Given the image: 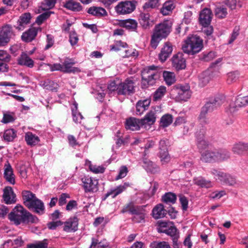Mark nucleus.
Returning <instances> with one entry per match:
<instances>
[{
  "instance_id": "f257e3e1",
  "label": "nucleus",
  "mask_w": 248,
  "mask_h": 248,
  "mask_svg": "<svg viewBox=\"0 0 248 248\" xmlns=\"http://www.w3.org/2000/svg\"><path fill=\"white\" fill-rule=\"evenodd\" d=\"M8 218L16 225L21 223H36L39 220L36 216L31 214L21 205H16L8 215Z\"/></svg>"
},
{
  "instance_id": "f03ea898",
  "label": "nucleus",
  "mask_w": 248,
  "mask_h": 248,
  "mask_svg": "<svg viewBox=\"0 0 248 248\" xmlns=\"http://www.w3.org/2000/svg\"><path fill=\"white\" fill-rule=\"evenodd\" d=\"M22 194L24 204L31 211L40 216L45 213L44 203L37 198L35 194L30 191L24 190Z\"/></svg>"
},
{
  "instance_id": "7ed1b4c3",
  "label": "nucleus",
  "mask_w": 248,
  "mask_h": 248,
  "mask_svg": "<svg viewBox=\"0 0 248 248\" xmlns=\"http://www.w3.org/2000/svg\"><path fill=\"white\" fill-rule=\"evenodd\" d=\"M171 27L172 22L168 20L155 25L151 40V45L153 48H155L159 42L169 35Z\"/></svg>"
},
{
  "instance_id": "20e7f679",
  "label": "nucleus",
  "mask_w": 248,
  "mask_h": 248,
  "mask_svg": "<svg viewBox=\"0 0 248 248\" xmlns=\"http://www.w3.org/2000/svg\"><path fill=\"white\" fill-rule=\"evenodd\" d=\"M203 48V40L197 35H189L182 46L183 51L189 55L200 52Z\"/></svg>"
},
{
  "instance_id": "39448f33",
  "label": "nucleus",
  "mask_w": 248,
  "mask_h": 248,
  "mask_svg": "<svg viewBox=\"0 0 248 248\" xmlns=\"http://www.w3.org/2000/svg\"><path fill=\"white\" fill-rule=\"evenodd\" d=\"M157 67L154 65L143 68L141 71V87L145 89L148 86L154 85L160 77V73L156 71Z\"/></svg>"
},
{
  "instance_id": "423d86ee",
  "label": "nucleus",
  "mask_w": 248,
  "mask_h": 248,
  "mask_svg": "<svg viewBox=\"0 0 248 248\" xmlns=\"http://www.w3.org/2000/svg\"><path fill=\"white\" fill-rule=\"evenodd\" d=\"M224 99L223 95H218L210 98L202 108L199 118L200 119H204L208 112H212L214 109L221 105L224 101Z\"/></svg>"
},
{
  "instance_id": "0eeeda50",
  "label": "nucleus",
  "mask_w": 248,
  "mask_h": 248,
  "mask_svg": "<svg viewBox=\"0 0 248 248\" xmlns=\"http://www.w3.org/2000/svg\"><path fill=\"white\" fill-rule=\"evenodd\" d=\"M170 94L177 101H186L191 95L190 86L187 84H176L171 90Z\"/></svg>"
},
{
  "instance_id": "6e6552de",
  "label": "nucleus",
  "mask_w": 248,
  "mask_h": 248,
  "mask_svg": "<svg viewBox=\"0 0 248 248\" xmlns=\"http://www.w3.org/2000/svg\"><path fill=\"white\" fill-rule=\"evenodd\" d=\"M136 3L134 0L121 1L115 7V12L119 15H124L131 13L136 8Z\"/></svg>"
},
{
  "instance_id": "1a4fd4ad",
  "label": "nucleus",
  "mask_w": 248,
  "mask_h": 248,
  "mask_svg": "<svg viewBox=\"0 0 248 248\" xmlns=\"http://www.w3.org/2000/svg\"><path fill=\"white\" fill-rule=\"evenodd\" d=\"M135 86L133 80L126 79L124 82L119 83L118 95H129L134 93Z\"/></svg>"
},
{
  "instance_id": "9d476101",
  "label": "nucleus",
  "mask_w": 248,
  "mask_h": 248,
  "mask_svg": "<svg viewBox=\"0 0 248 248\" xmlns=\"http://www.w3.org/2000/svg\"><path fill=\"white\" fill-rule=\"evenodd\" d=\"M12 34L11 26L7 25L1 28L0 30V46H5L9 43Z\"/></svg>"
},
{
  "instance_id": "9b49d317",
  "label": "nucleus",
  "mask_w": 248,
  "mask_h": 248,
  "mask_svg": "<svg viewBox=\"0 0 248 248\" xmlns=\"http://www.w3.org/2000/svg\"><path fill=\"white\" fill-rule=\"evenodd\" d=\"M167 139H162L159 142V156L163 163H166L170 160L168 153V142Z\"/></svg>"
},
{
  "instance_id": "f8f14e48",
  "label": "nucleus",
  "mask_w": 248,
  "mask_h": 248,
  "mask_svg": "<svg viewBox=\"0 0 248 248\" xmlns=\"http://www.w3.org/2000/svg\"><path fill=\"white\" fill-rule=\"evenodd\" d=\"M172 65L177 71L184 69L186 67V61L182 53H178L171 58Z\"/></svg>"
},
{
  "instance_id": "ddd939ff",
  "label": "nucleus",
  "mask_w": 248,
  "mask_h": 248,
  "mask_svg": "<svg viewBox=\"0 0 248 248\" xmlns=\"http://www.w3.org/2000/svg\"><path fill=\"white\" fill-rule=\"evenodd\" d=\"M31 18L32 16L29 12L21 14L16 22V24L14 25V27L18 31L23 30L26 25L30 23Z\"/></svg>"
},
{
  "instance_id": "4468645a",
  "label": "nucleus",
  "mask_w": 248,
  "mask_h": 248,
  "mask_svg": "<svg viewBox=\"0 0 248 248\" xmlns=\"http://www.w3.org/2000/svg\"><path fill=\"white\" fill-rule=\"evenodd\" d=\"M155 119L154 111H149L143 119H140V129L149 130L151 128V126L155 122Z\"/></svg>"
},
{
  "instance_id": "2eb2a0df",
  "label": "nucleus",
  "mask_w": 248,
  "mask_h": 248,
  "mask_svg": "<svg viewBox=\"0 0 248 248\" xmlns=\"http://www.w3.org/2000/svg\"><path fill=\"white\" fill-rule=\"evenodd\" d=\"M248 105V96H237L234 102L230 105L229 111L233 113L237 111L239 108L245 107Z\"/></svg>"
},
{
  "instance_id": "dca6fc26",
  "label": "nucleus",
  "mask_w": 248,
  "mask_h": 248,
  "mask_svg": "<svg viewBox=\"0 0 248 248\" xmlns=\"http://www.w3.org/2000/svg\"><path fill=\"white\" fill-rule=\"evenodd\" d=\"M205 129L202 127L195 134L197 145L199 149H205L209 145V142L205 140Z\"/></svg>"
},
{
  "instance_id": "f3484780",
  "label": "nucleus",
  "mask_w": 248,
  "mask_h": 248,
  "mask_svg": "<svg viewBox=\"0 0 248 248\" xmlns=\"http://www.w3.org/2000/svg\"><path fill=\"white\" fill-rule=\"evenodd\" d=\"M173 50L172 45L170 42L164 43L161 51L158 55L159 60L161 62H165L171 54Z\"/></svg>"
},
{
  "instance_id": "a211bd4d",
  "label": "nucleus",
  "mask_w": 248,
  "mask_h": 248,
  "mask_svg": "<svg viewBox=\"0 0 248 248\" xmlns=\"http://www.w3.org/2000/svg\"><path fill=\"white\" fill-rule=\"evenodd\" d=\"M76 62L72 59L66 58L62 63V72L64 73H76L81 71L78 67H73Z\"/></svg>"
},
{
  "instance_id": "6ab92c4d",
  "label": "nucleus",
  "mask_w": 248,
  "mask_h": 248,
  "mask_svg": "<svg viewBox=\"0 0 248 248\" xmlns=\"http://www.w3.org/2000/svg\"><path fill=\"white\" fill-rule=\"evenodd\" d=\"M3 199L7 204L15 203L16 202V195L11 186H6L3 189Z\"/></svg>"
},
{
  "instance_id": "aec40b11",
  "label": "nucleus",
  "mask_w": 248,
  "mask_h": 248,
  "mask_svg": "<svg viewBox=\"0 0 248 248\" xmlns=\"http://www.w3.org/2000/svg\"><path fill=\"white\" fill-rule=\"evenodd\" d=\"M212 12L208 8H205L201 11L199 16L200 23L203 27L208 26L211 21Z\"/></svg>"
},
{
  "instance_id": "412c9836",
  "label": "nucleus",
  "mask_w": 248,
  "mask_h": 248,
  "mask_svg": "<svg viewBox=\"0 0 248 248\" xmlns=\"http://www.w3.org/2000/svg\"><path fill=\"white\" fill-rule=\"evenodd\" d=\"M83 183V187L85 192H93L96 189V186L98 182L96 180L93 181L91 177L89 176H84L81 179Z\"/></svg>"
},
{
  "instance_id": "4be33fe9",
  "label": "nucleus",
  "mask_w": 248,
  "mask_h": 248,
  "mask_svg": "<svg viewBox=\"0 0 248 248\" xmlns=\"http://www.w3.org/2000/svg\"><path fill=\"white\" fill-rule=\"evenodd\" d=\"M118 25L121 27L124 28L130 31H134L138 27V23L135 19L128 18L124 20H118Z\"/></svg>"
},
{
  "instance_id": "5701e85b",
  "label": "nucleus",
  "mask_w": 248,
  "mask_h": 248,
  "mask_svg": "<svg viewBox=\"0 0 248 248\" xmlns=\"http://www.w3.org/2000/svg\"><path fill=\"white\" fill-rule=\"evenodd\" d=\"M78 219L77 216L70 217L64 222L63 230L66 232H75L78 229Z\"/></svg>"
},
{
  "instance_id": "b1692460",
  "label": "nucleus",
  "mask_w": 248,
  "mask_h": 248,
  "mask_svg": "<svg viewBox=\"0 0 248 248\" xmlns=\"http://www.w3.org/2000/svg\"><path fill=\"white\" fill-rule=\"evenodd\" d=\"M4 178L11 184L14 185L15 184L13 170L8 161H7L4 165Z\"/></svg>"
},
{
  "instance_id": "393cba45",
  "label": "nucleus",
  "mask_w": 248,
  "mask_h": 248,
  "mask_svg": "<svg viewBox=\"0 0 248 248\" xmlns=\"http://www.w3.org/2000/svg\"><path fill=\"white\" fill-rule=\"evenodd\" d=\"M216 149L214 150H206L201 155V159L205 162L213 163L217 162V157Z\"/></svg>"
},
{
  "instance_id": "a878e982",
  "label": "nucleus",
  "mask_w": 248,
  "mask_h": 248,
  "mask_svg": "<svg viewBox=\"0 0 248 248\" xmlns=\"http://www.w3.org/2000/svg\"><path fill=\"white\" fill-rule=\"evenodd\" d=\"M121 212L123 214L128 213L132 215H139L140 206L136 205L134 202H131L123 207Z\"/></svg>"
},
{
  "instance_id": "bb28decb",
  "label": "nucleus",
  "mask_w": 248,
  "mask_h": 248,
  "mask_svg": "<svg viewBox=\"0 0 248 248\" xmlns=\"http://www.w3.org/2000/svg\"><path fill=\"white\" fill-rule=\"evenodd\" d=\"M126 130L136 131L140 129V119L133 117L127 118L124 122Z\"/></svg>"
},
{
  "instance_id": "cd10ccee",
  "label": "nucleus",
  "mask_w": 248,
  "mask_h": 248,
  "mask_svg": "<svg viewBox=\"0 0 248 248\" xmlns=\"http://www.w3.org/2000/svg\"><path fill=\"white\" fill-rule=\"evenodd\" d=\"M38 29L34 27L30 28L22 33L21 39L23 41L29 43L33 40L37 35Z\"/></svg>"
},
{
  "instance_id": "c85d7f7f",
  "label": "nucleus",
  "mask_w": 248,
  "mask_h": 248,
  "mask_svg": "<svg viewBox=\"0 0 248 248\" xmlns=\"http://www.w3.org/2000/svg\"><path fill=\"white\" fill-rule=\"evenodd\" d=\"M232 151L233 153L243 155L248 151V143L243 141H239L234 144Z\"/></svg>"
},
{
  "instance_id": "c756f323",
  "label": "nucleus",
  "mask_w": 248,
  "mask_h": 248,
  "mask_svg": "<svg viewBox=\"0 0 248 248\" xmlns=\"http://www.w3.org/2000/svg\"><path fill=\"white\" fill-rule=\"evenodd\" d=\"M154 21L149 14H140V27L143 30H149L154 25Z\"/></svg>"
},
{
  "instance_id": "7c9ffc66",
  "label": "nucleus",
  "mask_w": 248,
  "mask_h": 248,
  "mask_svg": "<svg viewBox=\"0 0 248 248\" xmlns=\"http://www.w3.org/2000/svg\"><path fill=\"white\" fill-rule=\"evenodd\" d=\"M152 216L155 219L161 218L167 214V210L164 208L163 204H157L152 210Z\"/></svg>"
},
{
  "instance_id": "2f4dec72",
  "label": "nucleus",
  "mask_w": 248,
  "mask_h": 248,
  "mask_svg": "<svg viewBox=\"0 0 248 248\" xmlns=\"http://www.w3.org/2000/svg\"><path fill=\"white\" fill-rule=\"evenodd\" d=\"M144 156L142 160V167L147 172L155 173L159 170L158 167L156 164L152 161L149 160L147 158Z\"/></svg>"
},
{
  "instance_id": "473e14b6",
  "label": "nucleus",
  "mask_w": 248,
  "mask_h": 248,
  "mask_svg": "<svg viewBox=\"0 0 248 248\" xmlns=\"http://www.w3.org/2000/svg\"><path fill=\"white\" fill-rule=\"evenodd\" d=\"M87 12L92 16L100 17L108 15L106 10L101 7L92 6L87 9Z\"/></svg>"
},
{
  "instance_id": "72a5a7b5",
  "label": "nucleus",
  "mask_w": 248,
  "mask_h": 248,
  "mask_svg": "<svg viewBox=\"0 0 248 248\" xmlns=\"http://www.w3.org/2000/svg\"><path fill=\"white\" fill-rule=\"evenodd\" d=\"M125 189L124 186L120 185L116 188H111L109 191L102 197V201H105L108 196L111 195L112 198H115L117 195L121 194Z\"/></svg>"
},
{
  "instance_id": "f704fd0d",
  "label": "nucleus",
  "mask_w": 248,
  "mask_h": 248,
  "mask_svg": "<svg viewBox=\"0 0 248 248\" xmlns=\"http://www.w3.org/2000/svg\"><path fill=\"white\" fill-rule=\"evenodd\" d=\"M17 63L20 65H25L29 68H32L34 66L33 61L27 54H22L18 58Z\"/></svg>"
},
{
  "instance_id": "c9c22d12",
  "label": "nucleus",
  "mask_w": 248,
  "mask_h": 248,
  "mask_svg": "<svg viewBox=\"0 0 248 248\" xmlns=\"http://www.w3.org/2000/svg\"><path fill=\"white\" fill-rule=\"evenodd\" d=\"M63 7L73 12H79L82 10V6L78 2L74 0H68L63 5Z\"/></svg>"
},
{
  "instance_id": "e433bc0d",
  "label": "nucleus",
  "mask_w": 248,
  "mask_h": 248,
  "mask_svg": "<svg viewBox=\"0 0 248 248\" xmlns=\"http://www.w3.org/2000/svg\"><path fill=\"white\" fill-rule=\"evenodd\" d=\"M71 110L73 121L76 123H81V121L84 117L81 113L78 111V104L76 101L73 104Z\"/></svg>"
},
{
  "instance_id": "4c0bfd02",
  "label": "nucleus",
  "mask_w": 248,
  "mask_h": 248,
  "mask_svg": "<svg viewBox=\"0 0 248 248\" xmlns=\"http://www.w3.org/2000/svg\"><path fill=\"white\" fill-rule=\"evenodd\" d=\"M175 5L173 0L166 1L160 9V13L164 16H167L175 8Z\"/></svg>"
},
{
  "instance_id": "58836bf2",
  "label": "nucleus",
  "mask_w": 248,
  "mask_h": 248,
  "mask_svg": "<svg viewBox=\"0 0 248 248\" xmlns=\"http://www.w3.org/2000/svg\"><path fill=\"white\" fill-rule=\"evenodd\" d=\"M195 185L202 188H209L212 186V183L203 177H198L194 179Z\"/></svg>"
},
{
  "instance_id": "ea45409f",
  "label": "nucleus",
  "mask_w": 248,
  "mask_h": 248,
  "mask_svg": "<svg viewBox=\"0 0 248 248\" xmlns=\"http://www.w3.org/2000/svg\"><path fill=\"white\" fill-rule=\"evenodd\" d=\"M25 140L27 144L31 146H34L40 141L39 137L30 132L26 134Z\"/></svg>"
},
{
  "instance_id": "a19ab883",
  "label": "nucleus",
  "mask_w": 248,
  "mask_h": 248,
  "mask_svg": "<svg viewBox=\"0 0 248 248\" xmlns=\"http://www.w3.org/2000/svg\"><path fill=\"white\" fill-rule=\"evenodd\" d=\"M211 173L215 176V178L216 179L219 180L222 184H224L229 174V173L220 171L216 169H212L211 170Z\"/></svg>"
},
{
  "instance_id": "79ce46f5",
  "label": "nucleus",
  "mask_w": 248,
  "mask_h": 248,
  "mask_svg": "<svg viewBox=\"0 0 248 248\" xmlns=\"http://www.w3.org/2000/svg\"><path fill=\"white\" fill-rule=\"evenodd\" d=\"M177 197L172 192L166 193L162 196V201L167 204H174L176 202Z\"/></svg>"
},
{
  "instance_id": "37998d69",
  "label": "nucleus",
  "mask_w": 248,
  "mask_h": 248,
  "mask_svg": "<svg viewBox=\"0 0 248 248\" xmlns=\"http://www.w3.org/2000/svg\"><path fill=\"white\" fill-rule=\"evenodd\" d=\"M216 153H217L216 154L217 157V162L225 161L230 157V152L226 149H216Z\"/></svg>"
},
{
  "instance_id": "c03bdc74",
  "label": "nucleus",
  "mask_w": 248,
  "mask_h": 248,
  "mask_svg": "<svg viewBox=\"0 0 248 248\" xmlns=\"http://www.w3.org/2000/svg\"><path fill=\"white\" fill-rule=\"evenodd\" d=\"M3 137L7 142L13 141L16 137V131L13 128L7 129L4 131Z\"/></svg>"
},
{
  "instance_id": "a18cd8bd",
  "label": "nucleus",
  "mask_w": 248,
  "mask_h": 248,
  "mask_svg": "<svg viewBox=\"0 0 248 248\" xmlns=\"http://www.w3.org/2000/svg\"><path fill=\"white\" fill-rule=\"evenodd\" d=\"M159 6V0H148L142 6L143 9L147 12L157 8Z\"/></svg>"
},
{
  "instance_id": "49530a36",
  "label": "nucleus",
  "mask_w": 248,
  "mask_h": 248,
  "mask_svg": "<svg viewBox=\"0 0 248 248\" xmlns=\"http://www.w3.org/2000/svg\"><path fill=\"white\" fill-rule=\"evenodd\" d=\"M57 0H44L41 2L40 8L42 11H46L53 9L57 2Z\"/></svg>"
},
{
  "instance_id": "de8ad7c7",
  "label": "nucleus",
  "mask_w": 248,
  "mask_h": 248,
  "mask_svg": "<svg viewBox=\"0 0 248 248\" xmlns=\"http://www.w3.org/2000/svg\"><path fill=\"white\" fill-rule=\"evenodd\" d=\"M173 121L172 115L166 114L162 116L160 119V124L163 127H166L169 126Z\"/></svg>"
},
{
  "instance_id": "09e8293b",
  "label": "nucleus",
  "mask_w": 248,
  "mask_h": 248,
  "mask_svg": "<svg viewBox=\"0 0 248 248\" xmlns=\"http://www.w3.org/2000/svg\"><path fill=\"white\" fill-rule=\"evenodd\" d=\"M163 77L166 84L168 85L172 84L175 81V77L172 72L165 71L163 73Z\"/></svg>"
},
{
  "instance_id": "8fccbe9b",
  "label": "nucleus",
  "mask_w": 248,
  "mask_h": 248,
  "mask_svg": "<svg viewBox=\"0 0 248 248\" xmlns=\"http://www.w3.org/2000/svg\"><path fill=\"white\" fill-rule=\"evenodd\" d=\"M161 231L162 233H166L168 235L170 236L171 239L179 235L177 228L173 225H170L165 230Z\"/></svg>"
},
{
  "instance_id": "3c124183",
  "label": "nucleus",
  "mask_w": 248,
  "mask_h": 248,
  "mask_svg": "<svg viewBox=\"0 0 248 248\" xmlns=\"http://www.w3.org/2000/svg\"><path fill=\"white\" fill-rule=\"evenodd\" d=\"M166 92V88L165 86H160L154 93V101H156L160 100L165 95Z\"/></svg>"
},
{
  "instance_id": "603ef678",
  "label": "nucleus",
  "mask_w": 248,
  "mask_h": 248,
  "mask_svg": "<svg viewBox=\"0 0 248 248\" xmlns=\"http://www.w3.org/2000/svg\"><path fill=\"white\" fill-rule=\"evenodd\" d=\"M48 240L44 239L43 241L36 242L34 244H30L27 245L28 248H47Z\"/></svg>"
},
{
  "instance_id": "864d4df0",
  "label": "nucleus",
  "mask_w": 248,
  "mask_h": 248,
  "mask_svg": "<svg viewBox=\"0 0 248 248\" xmlns=\"http://www.w3.org/2000/svg\"><path fill=\"white\" fill-rule=\"evenodd\" d=\"M151 248H171L170 244L166 241H155L150 245Z\"/></svg>"
},
{
  "instance_id": "5fc2aeb1",
  "label": "nucleus",
  "mask_w": 248,
  "mask_h": 248,
  "mask_svg": "<svg viewBox=\"0 0 248 248\" xmlns=\"http://www.w3.org/2000/svg\"><path fill=\"white\" fill-rule=\"evenodd\" d=\"M53 13V12L50 11H47L42 13L37 17L35 22L39 25H41L44 21L50 17L51 14Z\"/></svg>"
},
{
  "instance_id": "6e6d98bb",
  "label": "nucleus",
  "mask_w": 248,
  "mask_h": 248,
  "mask_svg": "<svg viewBox=\"0 0 248 248\" xmlns=\"http://www.w3.org/2000/svg\"><path fill=\"white\" fill-rule=\"evenodd\" d=\"M216 16L219 18H223L225 17L227 15L226 8L223 6H219L215 9Z\"/></svg>"
},
{
  "instance_id": "4d7b16f0",
  "label": "nucleus",
  "mask_w": 248,
  "mask_h": 248,
  "mask_svg": "<svg viewBox=\"0 0 248 248\" xmlns=\"http://www.w3.org/2000/svg\"><path fill=\"white\" fill-rule=\"evenodd\" d=\"M216 53L213 51H210L208 53L203 52L201 56L200 59L204 62H210L216 57Z\"/></svg>"
},
{
  "instance_id": "13d9d810",
  "label": "nucleus",
  "mask_w": 248,
  "mask_h": 248,
  "mask_svg": "<svg viewBox=\"0 0 248 248\" xmlns=\"http://www.w3.org/2000/svg\"><path fill=\"white\" fill-rule=\"evenodd\" d=\"M238 71L231 72L227 74V82L230 84L237 81L239 78Z\"/></svg>"
},
{
  "instance_id": "bf43d9fd",
  "label": "nucleus",
  "mask_w": 248,
  "mask_h": 248,
  "mask_svg": "<svg viewBox=\"0 0 248 248\" xmlns=\"http://www.w3.org/2000/svg\"><path fill=\"white\" fill-rule=\"evenodd\" d=\"M11 56L6 51L0 50V62L6 63L11 60Z\"/></svg>"
},
{
  "instance_id": "052dcab7",
  "label": "nucleus",
  "mask_w": 248,
  "mask_h": 248,
  "mask_svg": "<svg viewBox=\"0 0 248 248\" xmlns=\"http://www.w3.org/2000/svg\"><path fill=\"white\" fill-rule=\"evenodd\" d=\"M155 145V141L153 140H147L143 147V156H145L149 153V149L152 148Z\"/></svg>"
},
{
  "instance_id": "680f3d73",
  "label": "nucleus",
  "mask_w": 248,
  "mask_h": 248,
  "mask_svg": "<svg viewBox=\"0 0 248 248\" xmlns=\"http://www.w3.org/2000/svg\"><path fill=\"white\" fill-rule=\"evenodd\" d=\"M170 222L167 221H158L157 222V231L158 232L162 233L161 231L165 230L167 229L169 226Z\"/></svg>"
},
{
  "instance_id": "e2e57ef3",
  "label": "nucleus",
  "mask_w": 248,
  "mask_h": 248,
  "mask_svg": "<svg viewBox=\"0 0 248 248\" xmlns=\"http://www.w3.org/2000/svg\"><path fill=\"white\" fill-rule=\"evenodd\" d=\"M69 33V42L72 46L77 44L78 38L77 33L75 31H71Z\"/></svg>"
},
{
  "instance_id": "0e129e2a",
  "label": "nucleus",
  "mask_w": 248,
  "mask_h": 248,
  "mask_svg": "<svg viewBox=\"0 0 248 248\" xmlns=\"http://www.w3.org/2000/svg\"><path fill=\"white\" fill-rule=\"evenodd\" d=\"M179 201L182 206L183 211H186L188 208V201L186 197L183 195L179 196Z\"/></svg>"
},
{
  "instance_id": "69168bd1",
  "label": "nucleus",
  "mask_w": 248,
  "mask_h": 248,
  "mask_svg": "<svg viewBox=\"0 0 248 248\" xmlns=\"http://www.w3.org/2000/svg\"><path fill=\"white\" fill-rule=\"evenodd\" d=\"M128 172V170L126 166H123L120 169L118 173V175L116 177L115 180H117L120 179L124 177Z\"/></svg>"
},
{
  "instance_id": "338daca9",
  "label": "nucleus",
  "mask_w": 248,
  "mask_h": 248,
  "mask_svg": "<svg viewBox=\"0 0 248 248\" xmlns=\"http://www.w3.org/2000/svg\"><path fill=\"white\" fill-rule=\"evenodd\" d=\"M90 170L95 173H102L104 172L105 168L102 166H96L95 165H90L89 166Z\"/></svg>"
},
{
  "instance_id": "774afa93",
  "label": "nucleus",
  "mask_w": 248,
  "mask_h": 248,
  "mask_svg": "<svg viewBox=\"0 0 248 248\" xmlns=\"http://www.w3.org/2000/svg\"><path fill=\"white\" fill-rule=\"evenodd\" d=\"M213 68L212 67H209L207 70L203 72L200 76L201 78L203 79V81L208 82L210 78V76H211V73L212 72Z\"/></svg>"
}]
</instances>
